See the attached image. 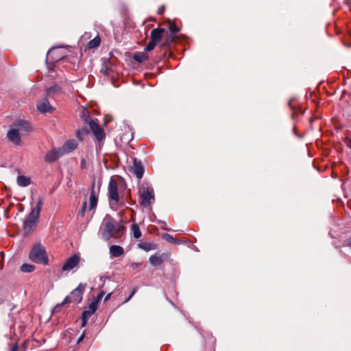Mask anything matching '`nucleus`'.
Segmentation results:
<instances>
[{
  "label": "nucleus",
  "mask_w": 351,
  "mask_h": 351,
  "mask_svg": "<svg viewBox=\"0 0 351 351\" xmlns=\"http://www.w3.org/2000/svg\"><path fill=\"white\" fill-rule=\"evenodd\" d=\"M101 230V238L107 241L111 238L119 239L123 234L125 227L120 223L114 224L112 218L107 215L103 220Z\"/></svg>",
  "instance_id": "1"
},
{
  "label": "nucleus",
  "mask_w": 351,
  "mask_h": 351,
  "mask_svg": "<svg viewBox=\"0 0 351 351\" xmlns=\"http://www.w3.org/2000/svg\"><path fill=\"white\" fill-rule=\"evenodd\" d=\"M31 130L29 122L24 120H18L12 123V128L8 131L7 137L10 141L19 145L21 143V135Z\"/></svg>",
  "instance_id": "2"
},
{
  "label": "nucleus",
  "mask_w": 351,
  "mask_h": 351,
  "mask_svg": "<svg viewBox=\"0 0 351 351\" xmlns=\"http://www.w3.org/2000/svg\"><path fill=\"white\" fill-rule=\"evenodd\" d=\"M43 204V200L39 197L35 206H32L31 212L23 222L25 234H29L36 227Z\"/></svg>",
  "instance_id": "3"
},
{
  "label": "nucleus",
  "mask_w": 351,
  "mask_h": 351,
  "mask_svg": "<svg viewBox=\"0 0 351 351\" xmlns=\"http://www.w3.org/2000/svg\"><path fill=\"white\" fill-rule=\"evenodd\" d=\"M29 259L35 263L47 265L48 257L45 247L40 243L34 244L29 254Z\"/></svg>",
  "instance_id": "4"
},
{
  "label": "nucleus",
  "mask_w": 351,
  "mask_h": 351,
  "mask_svg": "<svg viewBox=\"0 0 351 351\" xmlns=\"http://www.w3.org/2000/svg\"><path fill=\"white\" fill-rule=\"evenodd\" d=\"M86 285L80 283L77 288H75L69 295H67L60 304H58L54 310L59 308L61 306L71 303L76 302L79 304L82 300V295L85 290Z\"/></svg>",
  "instance_id": "5"
},
{
  "label": "nucleus",
  "mask_w": 351,
  "mask_h": 351,
  "mask_svg": "<svg viewBox=\"0 0 351 351\" xmlns=\"http://www.w3.org/2000/svg\"><path fill=\"white\" fill-rule=\"evenodd\" d=\"M108 195L110 205H117L119 201V195L118 193V184L117 182L111 178L108 186Z\"/></svg>",
  "instance_id": "6"
},
{
  "label": "nucleus",
  "mask_w": 351,
  "mask_h": 351,
  "mask_svg": "<svg viewBox=\"0 0 351 351\" xmlns=\"http://www.w3.org/2000/svg\"><path fill=\"white\" fill-rule=\"evenodd\" d=\"M141 204L144 207L149 206L154 200V190L152 188L142 186L139 189Z\"/></svg>",
  "instance_id": "7"
},
{
  "label": "nucleus",
  "mask_w": 351,
  "mask_h": 351,
  "mask_svg": "<svg viewBox=\"0 0 351 351\" xmlns=\"http://www.w3.org/2000/svg\"><path fill=\"white\" fill-rule=\"evenodd\" d=\"M100 280L103 281L101 285L99 286L100 291L97 295V298L94 301H97V303L99 300H101L103 296L105 295L106 292L109 291L110 289L108 288L110 284H112L113 282L108 279L107 277L104 276H100Z\"/></svg>",
  "instance_id": "8"
},
{
  "label": "nucleus",
  "mask_w": 351,
  "mask_h": 351,
  "mask_svg": "<svg viewBox=\"0 0 351 351\" xmlns=\"http://www.w3.org/2000/svg\"><path fill=\"white\" fill-rule=\"evenodd\" d=\"M89 126L98 141H101L104 139L106 136L105 133L97 123H95L94 121H90Z\"/></svg>",
  "instance_id": "9"
},
{
  "label": "nucleus",
  "mask_w": 351,
  "mask_h": 351,
  "mask_svg": "<svg viewBox=\"0 0 351 351\" xmlns=\"http://www.w3.org/2000/svg\"><path fill=\"white\" fill-rule=\"evenodd\" d=\"M62 156L63 154L60 148H53L46 154L45 160L47 162H53Z\"/></svg>",
  "instance_id": "10"
},
{
  "label": "nucleus",
  "mask_w": 351,
  "mask_h": 351,
  "mask_svg": "<svg viewBox=\"0 0 351 351\" xmlns=\"http://www.w3.org/2000/svg\"><path fill=\"white\" fill-rule=\"evenodd\" d=\"M80 257L77 255L71 256L63 265L62 271H69L73 269L79 263Z\"/></svg>",
  "instance_id": "11"
},
{
  "label": "nucleus",
  "mask_w": 351,
  "mask_h": 351,
  "mask_svg": "<svg viewBox=\"0 0 351 351\" xmlns=\"http://www.w3.org/2000/svg\"><path fill=\"white\" fill-rule=\"evenodd\" d=\"M77 146V142L74 139H70L66 141L62 147H60L63 155L70 153L76 149Z\"/></svg>",
  "instance_id": "12"
},
{
  "label": "nucleus",
  "mask_w": 351,
  "mask_h": 351,
  "mask_svg": "<svg viewBox=\"0 0 351 351\" xmlns=\"http://www.w3.org/2000/svg\"><path fill=\"white\" fill-rule=\"evenodd\" d=\"M133 171L138 180H141L144 173V168L141 162L137 160L136 158L134 159Z\"/></svg>",
  "instance_id": "13"
},
{
  "label": "nucleus",
  "mask_w": 351,
  "mask_h": 351,
  "mask_svg": "<svg viewBox=\"0 0 351 351\" xmlns=\"http://www.w3.org/2000/svg\"><path fill=\"white\" fill-rule=\"evenodd\" d=\"M37 109L40 112L45 113L50 112L52 110V107L48 100L44 99L37 104Z\"/></svg>",
  "instance_id": "14"
},
{
  "label": "nucleus",
  "mask_w": 351,
  "mask_h": 351,
  "mask_svg": "<svg viewBox=\"0 0 351 351\" xmlns=\"http://www.w3.org/2000/svg\"><path fill=\"white\" fill-rule=\"evenodd\" d=\"M165 32V30L163 28L154 29L151 32V40L158 43L161 40Z\"/></svg>",
  "instance_id": "15"
},
{
  "label": "nucleus",
  "mask_w": 351,
  "mask_h": 351,
  "mask_svg": "<svg viewBox=\"0 0 351 351\" xmlns=\"http://www.w3.org/2000/svg\"><path fill=\"white\" fill-rule=\"evenodd\" d=\"M124 253L123 248L120 245H113L110 247V254L112 257H119Z\"/></svg>",
  "instance_id": "16"
},
{
  "label": "nucleus",
  "mask_w": 351,
  "mask_h": 351,
  "mask_svg": "<svg viewBox=\"0 0 351 351\" xmlns=\"http://www.w3.org/2000/svg\"><path fill=\"white\" fill-rule=\"evenodd\" d=\"M98 197L95 190L94 186H93L90 197H89V210L94 209L97 204Z\"/></svg>",
  "instance_id": "17"
},
{
  "label": "nucleus",
  "mask_w": 351,
  "mask_h": 351,
  "mask_svg": "<svg viewBox=\"0 0 351 351\" xmlns=\"http://www.w3.org/2000/svg\"><path fill=\"white\" fill-rule=\"evenodd\" d=\"M133 59L138 62H143L148 60V56L145 52H137L134 54Z\"/></svg>",
  "instance_id": "18"
},
{
  "label": "nucleus",
  "mask_w": 351,
  "mask_h": 351,
  "mask_svg": "<svg viewBox=\"0 0 351 351\" xmlns=\"http://www.w3.org/2000/svg\"><path fill=\"white\" fill-rule=\"evenodd\" d=\"M31 180L29 177H26L24 176H19L17 178V184L20 186H27L30 184Z\"/></svg>",
  "instance_id": "19"
},
{
  "label": "nucleus",
  "mask_w": 351,
  "mask_h": 351,
  "mask_svg": "<svg viewBox=\"0 0 351 351\" xmlns=\"http://www.w3.org/2000/svg\"><path fill=\"white\" fill-rule=\"evenodd\" d=\"M163 261L160 256L152 255L149 257V263L153 266H159L162 263Z\"/></svg>",
  "instance_id": "20"
},
{
  "label": "nucleus",
  "mask_w": 351,
  "mask_h": 351,
  "mask_svg": "<svg viewBox=\"0 0 351 351\" xmlns=\"http://www.w3.org/2000/svg\"><path fill=\"white\" fill-rule=\"evenodd\" d=\"M61 92V88L58 85H54L48 88L46 90L47 95L48 96H52Z\"/></svg>",
  "instance_id": "21"
},
{
  "label": "nucleus",
  "mask_w": 351,
  "mask_h": 351,
  "mask_svg": "<svg viewBox=\"0 0 351 351\" xmlns=\"http://www.w3.org/2000/svg\"><path fill=\"white\" fill-rule=\"evenodd\" d=\"M131 232L135 239H139L141 237V231L136 223H133L131 226Z\"/></svg>",
  "instance_id": "22"
},
{
  "label": "nucleus",
  "mask_w": 351,
  "mask_h": 351,
  "mask_svg": "<svg viewBox=\"0 0 351 351\" xmlns=\"http://www.w3.org/2000/svg\"><path fill=\"white\" fill-rule=\"evenodd\" d=\"M100 38L99 36H96L88 43V47L89 49L97 47L100 44Z\"/></svg>",
  "instance_id": "23"
},
{
  "label": "nucleus",
  "mask_w": 351,
  "mask_h": 351,
  "mask_svg": "<svg viewBox=\"0 0 351 351\" xmlns=\"http://www.w3.org/2000/svg\"><path fill=\"white\" fill-rule=\"evenodd\" d=\"M34 266L32 265H29V264H27V263H25V264H23L21 266V270L23 271V272H27V273H29V272H32L34 270Z\"/></svg>",
  "instance_id": "24"
},
{
  "label": "nucleus",
  "mask_w": 351,
  "mask_h": 351,
  "mask_svg": "<svg viewBox=\"0 0 351 351\" xmlns=\"http://www.w3.org/2000/svg\"><path fill=\"white\" fill-rule=\"evenodd\" d=\"M98 307L97 301H93L88 306V308L87 310H88L90 313H94Z\"/></svg>",
  "instance_id": "25"
},
{
  "label": "nucleus",
  "mask_w": 351,
  "mask_h": 351,
  "mask_svg": "<svg viewBox=\"0 0 351 351\" xmlns=\"http://www.w3.org/2000/svg\"><path fill=\"white\" fill-rule=\"evenodd\" d=\"M157 43L154 42V40H151L150 42L147 44V45L145 48V51H151L154 49L156 47Z\"/></svg>",
  "instance_id": "26"
},
{
  "label": "nucleus",
  "mask_w": 351,
  "mask_h": 351,
  "mask_svg": "<svg viewBox=\"0 0 351 351\" xmlns=\"http://www.w3.org/2000/svg\"><path fill=\"white\" fill-rule=\"evenodd\" d=\"M138 247L145 251H149L151 250V244L148 243H141L138 244Z\"/></svg>",
  "instance_id": "27"
},
{
  "label": "nucleus",
  "mask_w": 351,
  "mask_h": 351,
  "mask_svg": "<svg viewBox=\"0 0 351 351\" xmlns=\"http://www.w3.org/2000/svg\"><path fill=\"white\" fill-rule=\"evenodd\" d=\"M88 133V130L86 129L82 130H77L76 132V136L78 138L82 139L83 136Z\"/></svg>",
  "instance_id": "28"
},
{
  "label": "nucleus",
  "mask_w": 351,
  "mask_h": 351,
  "mask_svg": "<svg viewBox=\"0 0 351 351\" xmlns=\"http://www.w3.org/2000/svg\"><path fill=\"white\" fill-rule=\"evenodd\" d=\"M292 102H293V99H291L289 102V105L290 106V108L291 109H293V113H292V117L293 119H295L296 114H297V112H298V109L295 108V107H294L293 105H292Z\"/></svg>",
  "instance_id": "29"
},
{
  "label": "nucleus",
  "mask_w": 351,
  "mask_h": 351,
  "mask_svg": "<svg viewBox=\"0 0 351 351\" xmlns=\"http://www.w3.org/2000/svg\"><path fill=\"white\" fill-rule=\"evenodd\" d=\"M86 207H87V203H86V202H84L83 203L82 208L79 213V215H80L82 217H84L85 215Z\"/></svg>",
  "instance_id": "30"
},
{
  "label": "nucleus",
  "mask_w": 351,
  "mask_h": 351,
  "mask_svg": "<svg viewBox=\"0 0 351 351\" xmlns=\"http://www.w3.org/2000/svg\"><path fill=\"white\" fill-rule=\"evenodd\" d=\"M169 29L173 34H176L179 32V28L174 24H171L169 25Z\"/></svg>",
  "instance_id": "31"
},
{
  "label": "nucleus",
  "mask_w": 351,
  "mask_h": 351,
  "mask_svg": "<svg viewBox=\"0 0 351 351\" xmlns=\"http://www.w3.org/2000/svg\"><path fill=\"white\" fill-rule=\"evenodd\" d=\"M93 315L88 310H85L82 314V317L88 319V318Z\"/></svg>",
  "instance_id": "32"
},
{
  "label": "nucleus",
  "mask_w": 351,
  "mask_h": 351,
  "mask_svg": "<svg viewBox=\"0 0 351 351\" xmlns=\"http://www.w3.org/2000/svg\"><path fill=\"white\" fill-rule=\"evenodd\" d=\"M141 265L142 263H132L130 264V267L132 268L133 269H136Z\"/></svg>",
  "instance_id": "33"
},
{
  "label": "nucleus",
  "mask_w": 351,
  "mask_h": 351,
  "mask_svg": "<svg viewBox=\"0 0 351 351\" xmlns=\"http://www.w3.org/2000/svg\"><path fill=\"white\" fill-rule=\"evenodd\" d=\"M84 337H85V331H84L83 333L80 335V337L77 339V343H80L84 340Z\"/></svg>",
  "instance_id": "34"
},
{
  "label": "nucleus",
  "mask_w": 351,
  "mask_h": 351,
  "mask_svg": "<svg viewBox=\"0 0 351 351\" xmlns=\"http://www.w3.org/2000/svg\"><path fill=\"white\" fill-rule=\"evenodd\" d=\"M345 243V245L351 248V237L347 239L346 240H345L344 241Z\"/></svg>",
  "instance_id": "35"
},
{
  "label": "nucleus",
  "mask_w": 351,
  "mask_h": 351,
  "mask_svg": "<svg viewBox=\"0 0 351 351\" xmlns=\"http://www.w3.org/2000/svg\"><path fill=\"white\" fill-rule=\"evenodd\" d=\"M164 238H165L168 241H172L174 240L173 237L168 234H165L164 236Z\"/></svg>",
  "instance_id": "36"
},
{
  "label": "nucleus",
  "mask_w": 351,
  "mask_h": 351,
  "mask_svg": "<svg viewBox=\"0 0 351 351\" xmlns=\"http://www.w3.org/2000/svg\"><path fill=\"white\" fill-rule=\"evenodd\" d=\"M345 143L351 149V138H346Z\"/></svg>",
  "instance_id": "37"
},
{
  "label": "nucleus",
  "mask_w": 351,
  "mask_h": 351,
  "mask_svg": "<svg viewBox=\"0 0 351 351\" xmlns=\"http://www.w3.org/2000/svg\"><path fill=\"white\" fill-rule=\"evenodd\" d=\"M81 318H82V326H81L84 327L88 322V319H86V318L82 317H81Z\"/></svg>",
  "instance_id": "38"
},
{
  "label": "nucleus",
  "mask_w": 351,
  "mask_h": 351,
  "mask_svg": "<svg viewBox=\"0 0 351 351\" xmlns=\"http://www.w3.org/2000/svg\"><path fill=\"white\" fill-rule=\"evenodd\" d=\"M112 294V291H110L107 295L105 297V299H104V301L106 302L108 301L110 298V296Z\"/></svg>",
  "instance_id": "39"
},
{
  "label": "nucleus",
  "mask_w": 351,
  "mask_h": 351,
  "mask_svg": "<svg viewBox=\"0 0 351 351\" xmlns=\"http://www.w3.org/2000/svg\"><path fill=\"white\" fill-rule=\"evenodd\" d=\"M53 53V49H50L47 53V59L49 58L50 56H51Z\"/></svg>",
  "instance_id": "40"
},
{
  "label": "nucleus",
  "mask_w": 351,
  "mask_h": 351,
  "mask_svg": "<svg viewBox=\"0 0 351 351\" xmlns=\"http://www.w3.org/2000/svg\"><path fill=\"white\" fill-rule=\"evenodd\" d=\"M164 9H165V7H164V6H162V7L159 9V10H158V14H162L163 13V12H164Z\"/></svg>",
  "instance_id": "41"
},
{
  "label": "nucleus",
  "mask_w": 351,
  "mask_h": 351,
  "mask_svg": "<svg viewBox=\"0 0 351 351\" xmlns=\"http://www.w3.org/2000/svg\"><path fill=\"white\" fill-rule=\"evenodd\" d=\"M135 292H136V290H135V289H134V290L132 291V292L131 295H130L129 298L127 300V301L130 300L132 298V297L134 295Z\"/></svg>",
  "instance_id": "42"
},
{
  "label": "nucleus",
  "mask_w": 351,
  "mask_h": 351,
  "mask_svg": "<svg viewBox=\"0 0 351 351\" xmlns=\"http://www.w3.org/2000/svg\"><path fill=\"white\" fill-rule=\"evenodd\" d=\"M317 119H319V117H318V116L315 117H313V118H311V120H310V121L312 123V122H313L315 120H317Z\"/></svg>",
  "instance_id": "43"
},
{
  "label": "nucleus",
  "mask_w": 351,
  "mask_h": 351,
  "mask_svg": "<svg viewBox=\"0 0 351 351\" xmlns=\"http://www.w3.org/2000/svg\"><path fill=\"white\" fill-rule=\"evenodd\" d=\"M101 72H103L104 74H108V69L106 68L105 69H102L101 70Z\"/></svg>",
  "instance_id": "44"
},
{
  "label": "nucleus",
  "mask_w": 351,
  "mask_h": 351,
  "mask_svg": "<svg viewBox=\"0 0 351 351\" xmlns=\"http://www.w3.org/2000/svg\"><path fill=\"white\" fill-rule=\"evenodd\" d=\"M298 111L301 112V114H303L304 113V110H302L300 109V106L298 107Z\"/></svg>",
  "instance_id": "45"
},
{
  "label": "nucleus",
  "mask_w": 351,
  "mask_h": 351,
  "mask_svg": "<svg viewBox=\"0 0 351 351\" xmlns=\"http://www.w3.org/2000/svg\"><path fill=\"white\" fill-rule=\"evenodd\" d=\"M16 350H17V346H15L14 347H13V348H12V350H11V351H16Z\"/></svg>",
  "instance_id": "46"
}]
</instances>
